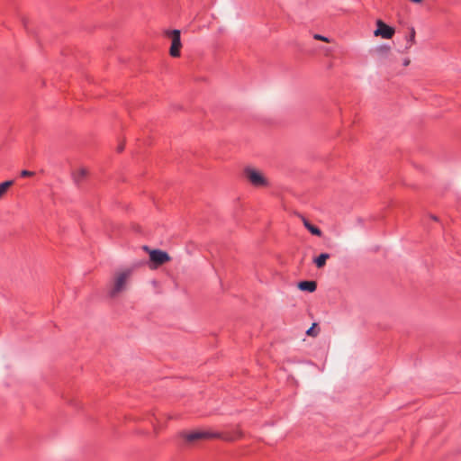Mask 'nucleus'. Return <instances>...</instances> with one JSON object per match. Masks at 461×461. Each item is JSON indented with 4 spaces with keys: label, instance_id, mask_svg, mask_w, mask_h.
Returning a JSON list of instances; mask_svg holds the SVG:
<instances>
[{
    "label": "nucleus",
    "instance_id": "dca6fc26",
    "mask_svg": "<svg viewBox=\"0 0 461 461\" xmlns=\"http://www.w3.org/2000/svg\"><path fill=\"white\" fill-rule=\"evenodd\" d=\"M313 38L315 40L321 41H324V42H330V40L327 37L322 36L321 34H314Z\"/></svg>",
    "mask_w": 461,
    "mask_h": 461
},
{
    "label": "nucleus",
    "instance_id": "1a4fd4ad",
    "mask_svg": "<svg viewBox=\"0 0 461 461\" xmlns=\"http://www.w3.org/2000/svg\"><path fill=\"white\" fill-rule=\"evenodd\" d=\"M303 225L304 227L312 234V235H315V236H318V237H321L322 232L321 230L312 225L309 221H307L306 219L303 218Z\"/></svg>",
    "mask_w": 461,
    "mask_h": 461
},
{
    "label": "nucleus",
    "instance_id": "f03ea898",
    "mask_svg": "<svg viewBox=\"0 0 461 461\" xmlns=\"http://www.w3.org/2000/svg\"><path fill=\"white\" fill-rule=\"evenodd\" d=\"M244 174L248 181L255 187H267L269 185L268 178L258 169L246 167Z\"/></svg>",
    "mask_w": 461,
    "mask_h": 461
},
{
    "label": "nucleus",
    "instance_id": "0eeeda50",
    "mask_svg": "<svg viewBox=\"0 0 461 461\" xmlns=\"http://www.w3.org/2000/svg\"><path fill=\"white\" fill-rule=\"evenodd\" d=\"M89 171L86 167H75L71 170V178L77 186L87 177Z\"/></svg>",
    "mask_w": 461,
    "mask_h": 461
},
{
    "label": "nucleus",
    "instance_id": "6e6552de",
    "mask_svg": "<svg viewBox=\"0 0 461 461\" xmlns=\"http://www.w3.org/2000/svg\"><path fill=\"white\" fill-rule=\"evenodd\" d=\"M298 288L302 291L312 293L316 290L317 284L314 281H303L298 284Z\"/></svg>",
    "mask_w": 461,
    "mask_h": 461
},
{
    "label": "nucleus",
    "instance_id": "f8f14e48",
    "mask_svg": "<svg viewBox=\"0 0 461 461\" xmlns=\"http://www.w3.org/2000/svg\"><path fill=\"white\" fill-rule=\"evenodd\" d=\"M415 43V29L411 27L410 29V35L407 38L406 49H410Z\"/></svg>",
    "mask_w": 461,
    "mask_h": 461
},
{
    "label": "nucleus",
    "instance_id": "2eb2a0df",
    "mask_svg": "<svg viewBox=\"0 0 461 461\" xmlns=\"http://www.w3.org/2000/svg\"><path fill=\"white\" fill-rule=\"evenodd\" d=\"M316 324L313 323L311 328H309L306 331L308 336L316 337L318 332L315 330Z\"/></svg>",
    "mask_w": 461,
    "mask_h": 461
},
{
    "label": "nucleus",
    "instance_id": "aec40b11",
    "mask_svg": "<svg viewBox=\"0 0 461 461\" xmlns=\"http://www.w3.org/2000/svg\"><path fill=\"white\" fill-rule=\"evenodd\" d=\"M118 149H119V151H122L123 149V146L122 145L119 146Z\"/></svg>",
    "mask_w": 461,
    "mask_h": 461
},
{
    "label": "nucleus",
    "instance_id": "a211bd4d",
    "mask_svg": "<svg viewBox=\"0 0 461 461\" xmlns=\"http://www.w3.org/2000/svg\"><path fill=\"white\" fill-rule=\"evenodd\" d=\"M23 26L25 27V29H26L27 31H29L28 26H27V21H26V19H24V18L23 19Z\"/></svg>",
    "mask_w": 461,
    "mask_h": 461
},
{
    "label": "nucleus",
    "instance_id": "f257e3e1",
    "mask_svg": "<svg viewBox=\"0 0 461 461\" xmlns=\"http://www.w3.org/2000/svg\"><path fill=\"white\" fill-rule=\"evenodd\" d=\"M132 274V267H121L113 272L108 289L111 298H116L127 290Z\"/></svg>",
    "mask_w": 461,
    "mask_h": 461
},
{
    "label": "nucleus",
    "instance_id": "423d86ee",
    "mask_svg": "<svg viewBox=\"0 0 461 461\" xmlns=\"http://www.w3.org/2000/svg\"><path fill=\"white\" fill-rule=\"evenodd\" d=\"M395 33V30L387 25L385 23H384L382 20L376 21V29L374 32V35L375 37H381L383 39H392L393 36Z\"/></svg>",
    "mask_w": 461,
    "mask_h": 461
},
{
    "label": "nucleus",
    "instance_id": "20e7f679",
    "mask_svg": "<svg viewBox=\"0 0 461 461\" xmlns=\"http://www.w3.org/2000/svg\"><path fill=\"white\" fill-rule=\"evenodd\" d=\"M180 436L187 442L193 443L202 439L219 438L220 433H214L209 430H194V431H183Z\"/></svg>",
    "mask_w": 461,
    "mask_h": 461
},
{
    "label": "nucleus",
    "instance_id": "4468645a",
    "mask_svg": "<svg viewBox=\"0 0 461 461\" xmlns=\"http://www.w3.org/2000/svg\"><path fill=\"white\" fill-rule=\"evenodd\" d=\"M242 437V432L240 430H237L233 435H227L224 438L226 440H235L240 438Z\"/></svg>",
    "mask_w": 461,
    "mask_h": 461
},
{
    "label": "nucleus",
    "instance_id": "ddd939ff",
    "mask_svg": "<svg viewBox=\"0 0 461 461\" xmlns=\"http://www.w3.org/2000/svg\"><path fill=\"white\" fill-rule=\"evenodd\" d=\"M390 47L386 45H382L376 49V52L379 56L385 57L390 53Z\"/></svg>",
    "mask_w": 461,
    "mask_h": 461
},
{
    "label": "nucleus",
    "instance_id": "7ed1b4c3",
    "mask_svg": "<svg viewBox=\"0 0 461 461\" xmlns=\"http://www.w3.org/2000/svg\"><path fill=\"white\" fill-rule=\"evenodd\" d=\"M143 249L149 255V267L151 269H155L171 259L170 256L166 251L160 249H149L147 246H144Z\"/></svg>",
    "mask_w": 461,
    "mask_h": 461
},
{
    "label": "nucleus",
    "instance_id": "f3484780",
    "mask_svg": "<svg viewBox=\"0 0 461 461\" xmlns=\"http://www.w3.org/2000/svg\"><path fill=\"white\" fill-rule=\"evenodd\" d=\"M33 175H34V173H33V172H32V171H28V170H23V171L21 172V176H23V177H26V176H33Z\"/></svg>",
    "mask_w": 461,
    "mask_h": 461
},
{
    "label": "nucleus",
    "instance_id": "6ab92c4d",
    "mask_svg": "<svg viewBox=\"0 0 461 461\" xmlns=\"http://www.w3.org/2000/svg\"><path fill=\"white\" fill-rule=\"evenodd\" d=\"M410 62H411V61H410V59H404V61H403V66H405V67H406V66H408V65L410 64Z\"/></svg>",
    "mask_w": 461,
    "mask_h": 461
},
{
    "label": "nucleus",
    "instance_id": "39448f33",
    "mask_svg": "<svg viewBox=\"0 0 461 461\" xmlns=\"http://www.w3.org/2000/svg\"><path fill=\"white\" fill-rule=\"evenodd\" d=\"M165 34L171 40V45L169 48L170 56L173 58L179 57L180 50L182 48V43H181V39H180V31L179 30L166 31Z\"/></svg>",
    "mask_w": 461,
    "mask_h": 461
},
{
    "label": "nucleus",
    "instance_id": "9b49d317",
    "mask_svg": "<svg viewBox=\"0 0 461 461\" xmlns=\"http://www.w3.org/2000/svg\"><path fill=\"white\" fill-rule=\"evenodd\" d=\"M14 185V181L8 180L0 184V199L6 194L8 189Z\"/></svg>",
    "mask_w": 461,
    "mask_h": 461
},
{
    "label": "nucleus",
    "instance_id": "9d476101",
    "mask_svg": "<svg viewBox=\"0 0 461 461\" xmlns=\"http://www.w3.org/2000/svg\"><path fill=\"white\" fill-rule=\"evenodd\" d=\"M330 258V254L321 253L314 259V263L318 268H322L326 265V261Z\"/></svg>",
    "mask_w": 461,
    "mask_h": 461
}]
</instances>
